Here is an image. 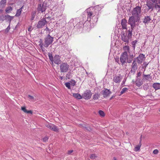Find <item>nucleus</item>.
<instances>
[{
  "instance_id": "obj_1",
  "label": "nucleus",
  "mask_w": 160,
  "mask_h": 160,
  "mask_svg": "<svg viewBox=\"0 0 160 160\" xmlns=\"http://www.w3.org/2000/svg\"><path fill=\"white\" fill-rule=\"evenodd\" d=\"M141 8L139 6H137L134 8L132 11V15L136 18H139L141 13Z\"/></svg>"
},
{
  "instance_id": "obj_2",
  "label": "nucleus",
  "mask_w": 160,
  "mask_h": 160,
  "mask_svg": "<svg viewBox=\"0 0 160 160\" xmlns=\"http://www.w3.org/2000/svg\"><path fill=\"white\" fill-rule=\"evenodd\" d=\"M53 41V38L48 34L44 39V46L45 47H48L52 44Z\"/></svg>"
},
{
  "instance_id": "obj_3",
  "label": "nucleus",
  "mask_w": 160,
  "mask_h": 160,
  "mask_svg": "<svg viewBox=\"0 0 160 160\" xmlns=\"http://www.w3.org/2000/svg\"><path fill=\"white\" fill-rule=\"evenodd\" d=\"M60 70L61 72H66L69 70V65L66 62L62 63L60 66Z\"/></svg>"
},
{
  "instance_id": "obj_4",
  "label": "nucleus",
  "mask_w": 160,
  "mask_h": 160,
  "mask_svg": "<svg viewBox=\"0 0 160 160\" xmlns=\"http://www.w3.org/2000/svg\"><path fill=\"white\" fill-rule=\"evenodd\" d=\"M128 55L127 52H124L121 54L120 60L122 65L126 62V61L128 59Z\"/></svg>"
},
{
  "instance_id": "obj_5",
  "label": "nucleus",
  "mask_w": 160,
  "mask_h": 160,
  "mask_svg": "<svg viewBox=\"0 0 160 160\" xmlns=\"http://www.w3.org/2000/svg\"><path fill=\"white\" fill-rule=\"evenodd\" d=\"M45 126L54 132H58V129L54 124L47 122L45 124Z\"/></svg>"
},
{
  "instance_id": "obj_6",
  "label": "nucleus",
  "mask_w": 160,
  "mask_h": 160,
  "mask_svg": "<svg viewBox=\"0 0 160 160\" xmlns=\"http://www.w3.org/2000/svg\"><path fill=\"white\" fill-rule=\"evenodd\" d=\"M92 93L89 90H87L85 91L82 95V98L86 100L89 99L92 96Z\"/></svg>"
},
{
  "instance_id": "obj_7",
  "label": "nucleus",
  "mask_w": 160,
  "mask_h": 160,
  "mask_svg": "<svg viewBox=\"0 0 160 160\" xmlns=\"http://www.w3.org/2000/svg\"><path fill=\"white\" fill-rule=\"evenodd\" d=\"M47 22L46 21V18H44L39 21L37 25V27L38 28H42L46 23Z\"/></svg>"
},
{
  "instance_id": "obj_8",
  "label": "nucleus",
  "mask_w": 160,
  "mask_h": 160,
  "mask_svg": "<svg viewBox=\"0 0 160 160\" xmlns=\"http://www.w3.org/2000/svg\"><path fill=\"white\" fill-rule=\"evenodd\" d=\"M135 17L133 16L130 17L128 20V23L130 25L131 28L132 29L135 23Z\"/></svg>"
},
{
  "instance_id": "obj_9",
  "label": "nucleus",
  "mask_w": 160,
  "mask_h": 160,
  "mask_svg": "<svg viewBox=\"0 0 160 160\" xmlns=\"http://www.w3.org/2000/svg\"><path fill=\"white\" fill-rule=\"evenodd\" d=\"M46 10V6L44 4H39L38 5L37 8V10L39 12H43Z\"/></svg>"
},
{
  "instance_id": "obj_10",
  "label": "nucleus",
  "mask_w": 160,
  "mask_h": 160,
  "mask_svg": "<svg viewBox=\"0 0 160 160\" xmlns=\"http://www.w3.org/2000/svg\"><path fill=\"white\" fill-rule=\"evenodd\" d=\"M122 78V76L119 74L118 75L115 76L113 78V81L116 83H118L120 82Z\"/></svg>"
},
{
  "instance_id": "obj_11",
  "label": "nucleus",
  "mask_w": 160,
  "mask_h": 160,
  "mask_svg": "<svg viewBox=\"0 0 160 160\" xmlns=\"http://www.w3.org/2000/svg\"><path fill=\"white\" fill-rule=\"evenodd\" d=\"M121 36L123 41L126 42H128L129 37L127 35V33H124L121 35Z\"/></svg>"
},
{
  "instance_id": "obj_12",
  "label": "nucleus",
  "mask_w": 160,
  "mask_h": 160,
  "mask_svg": "<svg viewBox=\"0 0 160 160\" xmlns=\"http://www.w3.org/2000/svg\"><path fill=\"white\" fill-rule=\"evenodd\" d=\"M145 58V55L143 54H140L137 57L138 62L139 63H141Z\"/></svg>"
},
{
  "instance_id": "obj_13",
  "label": "nucleus",
  "mask_w": 160,
  "mask_h": 160,
  "mask_svg": "<svg viewBox=\"0 0 160 160\" xmlns=\"http://www.w3.org/2000/svg\"><path fill=\"white\" fill-rule=\"evenodd\" d=\"M53 61L57 64H59L61 62L60 57L58 55L54 57Z\"/></svg>"
},
{
  "instance_id": "obj_14",
  "label": "nucleus",
  "mask_w": 160,
  "mask_h": 160,
  "mask_svg": "<svg viewBox=\"0 0 160 160\" xmlns=\"http://www.w3.org/2000/svg\"><path fill=\"white\" fill-rule=\"evenodd\" d=\"M127 21L125 19H122L121 22V24L123 29H127Z\"/></svg>"
},
{
  "instance_id": "obj_15",
  "label": "nucleus",
  "mask_w": 160,
  "mask_h": 160,
  "mask_svg": "<svg viewBox=\"0 0 160 160\" xmlns=\"http://www.w3.org/2000/svg\"><path fill=\"white\" fill-rule=\"evenodd\" d=\"M146 5L148 8V10L151 9L152 10L153 9L154 4L152 2L149 1H147L146 2Z\"/></svg>"
},
{
  "instance_id": "obj_16",
  "label": "nucleus",
  "mask_w": 160,
  "mask_h": 160,
  "mask_svg": "<svg viewBox=\"0 0 160 160\" xmlns=\"http://www.w3.org/2000/svg\"><path fill=\"white\" fill-rule=\"evenodd\" d=\"M137 69V64L136 62L135 59H134L132 63V68L131 71H133L134 72Z\"/></svg>"
},
{
  "instance_id": "obj_17",
  "label": "nucleus",
  "mask_w": 160,
  "mask_h": 160,
  "mask_svg": "<svg viewBox=\"0 0 160 160\" xmlns=\"http://www.w3.org/2000/svg\"><path fill=\"white\" fill-rule=\"evenodd\" d=\"M111 93V92L108 89H106L103 91V95L104 97H106Z\"/></svg>"
},
{
  "instance_id": "obj_18",
  "label": "nucleus",
  "mask_w": 160,
  "mask_h": 160,
  "mask_svg": "<svg viewBox=\"0 0 160 160\" xmlns=\"http://www.w3.org/2000/svg\"><path fill=\"white\" fill-rule=\"evenodd\" d=\"M21 109L24 112L27 113H30L31 114H32V111L31 110H28L25 107H21Z\"/></svg>"
},
{
  "instance_id": "obj_19",
  "label": "nucleus",
  "mask_w": 160,
  "mask_h": 160,
  "mask_svg": "<svg viewBox=\"0 0 160 160\" xmlns=\"http://www.w3.org/2000/svg\"><path fill=\"white\" fill-rule=\"evenodd\" d=\"M154 7L156 9L158 10V12H160V0H158V2L155 3Z\"/></svg>"
},
{
  "instance_id": "obj_20",
  "label": "nucleus",
  "mask_w": 160,
  "mask_h": 160,
  "mask_svg": "<svg viewBox=\"0 0 160 160\" xmlns=\"http://www.w3.org/2000/svg\"><path fill=\"white\" fill-rule=\"evenodd\" d=\"M23 6H22L21 8H20L19 9H18L17 10V12H16V14L15 15V16L19 17L22 11V9L23 8Z\"/></svg>"
},
{
  "instance_id": "obj_21",
  "label": "nucleus",
  "mask_w": 160,
  "mask_h": 160,
  "mask_svg": "<svg viewBox=\"0 0 160 160\" xmlns=\"http://www.w3.org/2000/svg\"><path fill=\"white\" fill-rule=\"evenodd\" d=\"M151 19L150 16L145 17L143 20V22L145 23H149L150 22Z\"/></svg>"
},
{
  "instance_id": "obj_22",
  "label": "nucleus",
  "mask_w": 160,
  "mask_h": 160,
  "mask_svg": "<svg viewBox=\"0 0 160 160\" xmlns=\"http://www.w3.org/2000/svg\"><path fill=\"white\" fill-rule=\"evenodd\" d=\"M72 96L74 98L78 99H80L82 98V96L78 93H73Z\"/></svg>"
},
{
  "instance_id": "obj_23",
  "label": "nucleus",
  "mask_w": 160,
  "mask_h": 160,
  "mask_svg": "<svg viewBox=\"0 0 160 160\" xmlns=\"http://www.w3.org/2000/svg\"><path fill=\"white\" fill-rule=\"evenodd\" d=\"M143 84V82L140 79H137L136 82V84L138 87L141 86Z\"/></svg>"
},
{
  "instance_id": "obj_24",
  "label": "nucleus",
  "mask_w": 160,
  "mask_h": 160,
  "mask_svg": "<svg viewBox=\"0 0 160 160\" xmlns=\"http://www.w3.org/2000/svg\"><path fill=\"white\" fill-rule=\"evenodd\" d=\"M153 87L155 89L158 90L160 89V83H156L153 84Z\"/></svg>"
},
{
  "instance_id": "obj_25",
  "label": "nucleus",
  "mask_w": 160,
  "mask_h": 160,
  "mask_svg": "<svg viewBox=\"0 0 160 160\" xmlns=\"http://www.w3.org/2000/svg\"><path fill=\"white\" fill-rule=\"evenodd\" d=\"M4 20H8V21H9L10 22L11 21V20L13 19V17L7 15H6L4 16Z\"/></svg>"
},
{
  "instance_id": "obj_26",
  "label": "nucleus",
  "mask_w": 160,
  "mask_h": 160,
  "mask_svg": "<svg viewBox=\"0 0 160 160\" xmlns=\"http://www.w3.org/2000/svg\"><path fill=\"white\" fill-rule=\"evenodd\" d=\"M141 146V140L139 143V144L136 146L134 148V151L136 152L138 151L140 148Z\"/></svg>"
},
{
  "instance_id": "obj_27",
  "label": "nucleus",
  "mask_w": 160,
  "mask_h": 160,
  "mask_svg": "<svg viewBox=\"0 0 160 160\" xmlns=\"http://www.w3.org/2000/svg\"><path fill=\"white\" fill-rule=\"evenodd\" d=\"M12 10V8L11 6L7 7L6 10L5 12L6 13H9Z\"/></svg>"
},
{
  "instance_id": "obj_28",
  "label": "nucleus",
  "mask_w": 160,
  "mask_h": 160,
  "mask_svg": "<svg viewBox=\"0 0 160 160\" xmlns=\"http://www.w3.org/2000/svg\"><path fill=\"white\" fill-rule=\"evenodd\" d=\"M143 78L145 79L146 80H148L149 79H151L152 77L150 74L145 75L144 74H143Z\"/></svg>"
},
{
  "instance_id": "obj_29",
  "label": "nucleus",
  "mask_w": 160,
  "mask_h": 160,
  "mask_svg": "<svg viewBox=\"0 0 160 160\" xmlns=\"http://www.w3.org/2000/svg\"><path fill=\"white\" fill-rule=\"evenodd\" d=\"M88 20H89V21H90L91 18L93 14L92 12H88Z\"/></svg>"
},
{
  "instance_id": "obj_30",
  "label": "nucleus",
  "mask_w": 160,
  "mask_h": 160,
  "mask_svg": "<svg viewBox=\"0 0 160 160\" xmlns=\"http://www.w3.org/2000/svg\"><path fill=\"white\" fill-rule=\"evenodd\" d=\"M98 113L99 115L102 117H104L105 116V114L104 112L102 110H100L98 111Z\"/></svg>"
},
{
  "instance_id": "obj_31",
  "label": "nucleus",
  "mask_w": 160,
  "mask_h": 160,
  "mask_svg": "<svg viewBox=\"0 0 160 160\" xmlns=\"http://www.w3.org/2000/svg\"><path fill=\"white\" fill-rule=\"evenodd\" d=\"M133 55H131V56H130L129 58H128V59H127V62H128V63H130L131 62L132 60H133Z\"/></svg>"
},
{
  "instance_id": "obj_32",
  "label": "nucleus",
  "mask_w": 160,
  "mask_h": 160,
  "mask_svg": "<svg viewBox=\"0 0 160 160\" xmlns=\"http://www.w3.org/2000/svg\"><path fill=\"white\" fill-rule=\"evenodd\" d=\"M6 0H2L0 2V5L2 6H3L6 3Z\"/></svg>"
},
{
  "instance_id": "obj_33",
  "label": "nucleus",
  "mask_w": 160,
  "mask_h": 160,
  "mask_svg": "<svg viewBox=\"0 0 160 160\" xmlns=\"http://www.w3.org/2000/svg\"><path fill=\"white\" fill-rule=\"evenodd\" d=\"M99 97V95L98 94L96 93L93 96V99L94 100L98 99Z\"/></svg>"
},
{
  "instance_id": "obj_34",
  "label": "nucleus",
  "mask_w": 160,
  "mask_h": 160,
  "mask_svg": "<svg viewBox=\"0 0 160 160\" xmlns=\"http://www.w3.org/2000/svg\"><path fill=\"white\" fill-rule=\"evenodd\" d=\"M123 49L125 51V52H127L129 51V46H125L124 47H123Z\"/></svg>"
},
{
  "instance_id": "obj_35",
  "label": "nucleus",
  "mask_w": 160,
  "mask_h": 160,
  "mask_svg": "<svg viewBox=\"0 0 160 160\" xmlns=\"http://www.w3.org/2000/svg\"><path fill=\"white\" fill-rule=\"evenodd\" d=\"M128 89L126 88H123L121 90V94H123L125 92H126L127 90Z\"/></svg>"
},
{
  "instance_id": "obj_36",
  "label": "nucleus",
  "mask_w": 160,
  "mask_h": 160,
  "mask_svg": "<svg viewBox=\"0 0 160 160\" xmlns=\"http://www.w3.org/2000/svg\"><path fill=\"white\" fill-rule=\"evenodd\" d=\"M65 85L66 87H67L68 89H70V84L69 82H67L65 83Z\"/></svg>"
},
{
  "instance_id": "obj_37",
  "label": "nucleus",
  "mask_w": 160,
  "mask_h": 160,
  "mask_svg": "<svg viewBox=\"0 0 160 160\" xmlns=\"http://www.w3.org/2000/svg\"><path fill=\"white\" fill-rule=\"evenodd\" d=\"M48 139V137L47 136H45L42 138V141L43 142H47Z\"/></svg>"
},
{
  "instance_id": "obj_38",
  "label": "nucleus",
  "mask_w": 160,
  "mask_h": 160,
  "mask_svg": "<svg viewBox=\"0 0 160 160\" xmlns=\"http://www.w3.org/2000/svg\"><path fill=\"white\" fill-rule=\"evenodd\" d=\"M36 15V13L35 12H32V17L31 18V20H33Z\"/></svg>"
},
{
  "instance_id": "obj_39",
  "label": "nucleus",
  "mask_w": 160,
  "mask_h": 160,
  "mask_svg": "<svg viewBox=\"0 0 160 160\" xmlns=\"http://www.w3.org/2000/svg\"><path fill=\"white\" fill-rule=\"evenodd\" d=\"M137 41L135 40L132 42V47L134 48V49H135V44L137 43Z\"/></svg>"
},
{
  "instance_id": "obj_40",
  "label": "nucleus",
  "mask_w": 160,
  "mask_h": 160,
  "mask_svg": "<svg viewBox=\"0 0 160 160\" xmlns=\"http://www.w3.org/2000/svg\"><path fill=\"white\" fill-rule=\"evenodd\" d=\"M149 88V86L147 84L144 85L143 88L144 90H147Z\"/></svg>"
},
{
  "instance_id": "obj_41",
  "label": "nucleus",
  "mask_w": 160,
  "mask_h": 160,
  "mask_svg": "<svg viewBox=\"0 0 160 160\" xmlns=\"http://www.w3.org/2000/svg\"><path fill=\"white\" fill-rule=\"evenodd\" d=\"M4 18L3 15H0V21H3L4 20Z\"/></svg>"
},
{
  "instance_id": "obj_42",
  "label": "nucleus",
  "mask_w": 160,
  "mask_h": 160,
  "mask_svg": "<svg viewBox=\"0 0 160 160\" xmlns=\"http://www.w3.org/2000/svg\"><path fill=\"white\" fill-rule=\"evenodd\" d=\"M48 57H49V58L50 60L51 61H53V57H52V54L49 53V54H48Z\"/></svg>"
},
{
  "instance_id": "obj_43",
  "label": "nucleus",
  "mask_w": 160,
  "mask_h": 160,
  "mask_svg": "<svg viewBox=\"0 0 160 160\" xmlns=\"http://www.w3.org/2000/svg\"><path fill=\"white\" fill-rule=\"evenodd\" d=\"M28 98H29V99L32 100V101H34V97L32 96H31L30 95H29L28 96Z\"/></svg>"
},
{
  "instance_id": "obj_44",
  "label": "nucleus",
  "mask_w": 160,
  "mask_h": 160,
  "mask_svg": "<svg viewBox=\"0 0 160 160\" xmlns=\"http://www.w3.org/2000/svg\"><path fill=\"white\" fill-rule=\"evenodd\" d=\"M96 157V156L95 154H92L90 156V158L91 159H95Z\"/></svg>"
},
{
  "instance_id": "obj_45",
  "label": "nucleus",
  "mask_w": 160,
  "mask_h": 160,
  "mask_svg": "<svg viewBox=\"0 0 160 160\" xmlns=\"http://www.w3.org/2000/svg\"><path fill=\"white\" fill-rule=\"evenodd\" d=\"M158 152V151L157 149H155L153 151V153L154 154H157Z\"/></svg>"
},
{
  "instance_id": "obj_46",
  "label": "nucleus",
  "mask_w": 160,
  "mask_h": 160,
  "mask_svg": "<svg viewBox=\"0 0 160 160\" xmlns=\"http://www.w3.org/2000/svg\"><path fill=\"white\" fill-rule=\"evenodd\" d=\"M72 82H71V85L73 86H74L76 84V82L74 80H72Z\"/></svg>"
},
{
  "instance_id": "obj_47",
  "label": "nucleus",
  "mask_w": 160,
  "mask_h": 160,
  "mask_svg": "<svg viewBox=\"0 0 160 160\" xmlns=\"http://www.w3.org/2000/svg\"><path fill=\"white\" fill-rule=\"evenodd\" d=\"M10 29V28L9 26H8L7 28L5 30V32H8L9 31Z\"/></svg>"
},
{
  "instance_id": "obj_48",
  "label": "nucleus",
  "mask_w": 160,
  "mask_h": 160,
  "mask_svg": "<svg viewBox=\"0 0 160 160\" xmlns=\"http://www.w3.org/2000/svg\"><path fill=\"white\" fill-rule=\"evenodd\" d=\"M115 59L116 62L119 64V58L118 57L116 58H115Z\"/></svg>"
},
{
  "instance_id": "obj_49",
  "label": "nucleus",
  "mask_w": 160,
  "mask_h": 160,
  "mask_svg": "<svg viewBox=\"0 0 160 160\" xmlns=\"http://www.w3.org/2000/svg\"><path fill=\"white\" fill-rule=\"evenodd\" d=\"M73 150H68V152L67 153L68 154H71L72 152H73Z\"/></svg>"
},
{
  "instance_id": "obj_50",
  "label": "nucleus",
  "mask_w": 160,
  "mask_h": 160,
  "mask_svg": "<svg viewBox=\"0 0 160 160\" xmlns=\"http://www.w3.org/2000/svg\"><path fill=\"white\" fill-rule=\"evenodd\" d=\"M128 32H129V33H128V37L131 36L132 35V31H130V30H129Z\"/></svg>"
},
{
  "instance_id": "obj_51",
  "label": "nucleus",
  "mask_w": 160,
  "mask_h": 160,
  "mask_svg": "<svg viewBox=\"0 0 160 160\" xmlns=\"http://www.w3.org/2000/svg\"><path fill=\"white\" fill-rule=\"evenodd\" d=\"M141 75V72H139L137 74V77H140Z\"/></svg>"
},
{
  "instance_id": "obj_52",
  "label": "nucleus",
  "mask_w": 160,
  "mask_h": 160,
  "mask_svg": "<svg viewBox=\"0 0 160 160\" xmlns=\"http://www.w3.org/2000/svg\"><path fill=\"white\" fill-rule=\"evenodd\" d=\"M45 30L46 31H49V32L50 31V30L48 28V27H46V28L45 29Z\"/></svg>"
},
{
  "instance_id": "obj_53",
  "label": "nucleus",
  "mask_w": 160,
  "mask_h": 160,
  "mask_svg": "<svg viewBox=\"0 0 160 160\" xmlns=\"http://www.w3.org/2000/svg\"><path fill=\"white\" fill-rule=\"evenodd\" d=\"M31 30H32V29H31V27H30L29 28H28V31H31Z\"/></svg>"
},
{
  "instance_id": "obj_54",
  "label": "nucleus",
  "mask_w": 160,
  "mask_h": 160,
  "mask_svg": "<svg viewBox=\"0 0 160 160\" xmlns=\"http://www.w3.org/2000/svg\"><path fill=\"white\" fill-rule=\"evenodd\" d=\"M60 78L61 79V80H62L63 78V77H62V76H60Z\"/></svg>"
},
{
  "instance_id": "obj_55",
  "label": "nucleus",
  "mask_w": 160,
  "mask_h": 160,
  "mask_svg": "<svg viewBox=\"0 0 160 160\" xmlns=\"http://www.w3.org/2000/svg\"><path fill=\"white\" fill-rule=\"evenodd\" d=\"M39 45L41 48L43 47V45L42 44H40Z\"/></svg>"
},
{
  "instance_id": "obj_56",
  "label": "nucleus",
  "mask_w": 160,
  "mask_h": 160,
  "mask_svg": "<svg viewBox=\"0 0 160 160\" xmlns=\"http://www.w3.org/2000/svg\"><path fill=\"white\" fill-rule=\"evenodd\" d=\"M69 76V75L68 74H67L66 75V77L67 78H69L68 77Z\"/></svg>"
},
{
  "instance_id": "obj_57",
  "label": "nucleus",
  "mask_w": 160,
  "mask_h": 160,
  "mask_svg": "<svg viewBox=\"0 0 160 160\" xmlns=\"http://www.w3.org/2000/svg\"><path fill=\"white\" fill-rule=\"evenodd\" d=\"M113 159V160H117L116 158L115 157H114Z\"/></svg>"
},
{
  "instance_id": "obj_58",
  "label": "nucleus",
  "mask_w": 160,
  "mask_h": 160,
  "mask_svg": "<svg viewBox=\"0 0 160 160\" xmlns=\"http://www.w3.org/2000/svg\"><path fill=\"white\" fill-rule=\"evenodd\" d=\"M2 10L1 9H0V12L2 13Z\"/></svg>"
},
{
  "instance_id": "obj_59",
  "label": "nucleus",
  "mask_w": 160,
  "mask_h": 160,
  "mask_svg": "<svg viewBox=\"0 0 160 160\" xmlns=\"http://www.w3.org/2000/svg\"><path fill=\"white\" fill-rule=\"evenodd\" d=\"M148 64H147L146 65V66H145V67H147V66Z\"/></svg>"
},
{
  "instance_id": "obj_60",
  "label": "nucleus",
  "mask_w": 160,
  "mask_h": 160,
  "mask_svg": "<svg viewBox=\"0 0 160 160\" xmlns=\"http://www.w3.org/2000/svg\"><path fill=\"white\" fill-rule=\"evenodd\" d=\"M112 99V98H111L110 99Z\"/></svg>"
},
{
  "instance_id": "obj_61",
  "label": "nucleus",
  "mask_w": 160,
  "mask_h": 160,
  "mask_svg": "<svg viewBox=\"0 0 160 160\" xmlns=\"http://www.w3.org/2000/svg\"><path fill=\"white\" fill-rule=\"evenodd\" d=\"M80 127L81 126V125H80Z\"/></svg>"
},
{
  "instance_id": "obj_62",
  "label": "nucleus",
  "mask_w": 160,
  "mask_h": 160,
  "mask_svg": "<svg viewBox=\"0 0 160 160\" xmlns=\"http://www.w3.org/2000/svg\"><path fill=\"white\" fill-rule=\"evenodd\" d=\"M159 112H160V110H159Z\"/></svg>"
}]
</instances>
